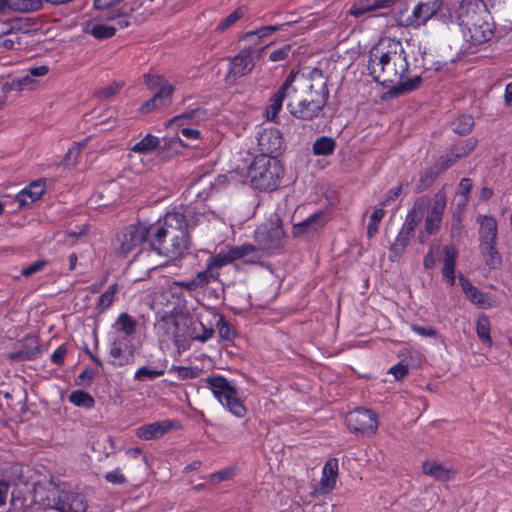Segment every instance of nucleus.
<instances>
[{
	"mask_svg": "<svg viewBox=\"0 0 512 512\" xmlns=\"http://www.w3.org/2000/svg\"><path fill=\"white\" fill-rule=\"evenodd\" d=\"M409 68L407 53L400 39L383 36L369 52L368 69L372 77L385 85H390L396 93L413 92L420 84V78L404 80Z\"/></svg>",
	"mask_w": 512,
	"mask_h": 512,
	"instance_id": "f257e3e1",
	"label": "nucleus"
},
{
	"mask_svg": "<svg viewBox=\"0 0 512 512\" xmlns=\"http://www.w3.org/2000/svg\"><path fill=\"white\" fill-rule=\"evenodd\" d=\"M186 215L172 211L166 213L163 219L151 224L150 246L157 254L175 260L183 257L190 245Z\"/></svg>",
	"mask_w": 512,
	"mask_h": 512,
	"instance_id": "f03ea898",
	"label": "nucleus"
},
{
	"mask_svg": "<svg viewBox=\"0 0 512 512\" xmlns=\"http://www.w3.org/2000/svg\"><path fill=\"white\" fill-rule=\"evenodd\" d=\"M446 208V194L443 190L438 191L433 199L428 197L418 198L408 213L406 218V225L408 226V232L406 236H403V232L399 234L395 243L392 246V251L395 253H401L408 242V235L410 231H413L415 227L422 221L425 214L424 228L418 235L420 243H426L430 235L436 234L442 223L443 214Z\"/></svg>",
	"mask_w": 512,
	"mask_h": 512,
	"instance_id": "7ed1b4c3",
	"label": "nucleus"
},
{
	"mask_svg": "<svg viewBox=\"0 0 512 512\" xmlns=\"http://www.w3.org/2000/svg\"><path fill=\"white\" fill-rule=\"evenodd\" d=\"M465 41L481 45L494 34V26L482 0H461L456 18Z\"/></svg>",
	"mask_w": 512,
	"mask_h": 512,
	"instance_id": "20e7f679",
	"label": "nucleus"
},
{
	"mask_svg": "<svg viewBox=\"0 0 512 512\" xmlns=\"http://www.w3.org/2000/svg\"><path fill=\"white\" fill-rule=\"evenodd\" d=\"M308 93H313L316 96H328L330 93L326 78L317 70L309 73L304 70L292 71L276 96Z\"/></svg>",
	"mask_w": 512,
	"mask_h": 512,
	"instance_id": "39448f33",
	"label": "nucleus"
},
{
	"mask_svg": "<svg viewBox=\"0 0 512 512\" xmlns=\"http://www.w3.org/2000/svg\"><path fill=\"white\" fill-rule=\"evenodd\" d=\"M282 173L280 161L268 155L255 157L248 169L251 185L260 191L274 190L278 186Z\"/></svg>",
	"mask_w": 512,
	"mask_h": 512,
	"instance_id": "423d86ee",
	"label": "nucleus"
},
{
	"mask_svg": "<svg viewBox=\"0 0 512 512\" xmlns=\"http://www.w3.org/2000/svg\"><path fill=\"white\" fill-rule=\"evenodd\" d=\"M217 401L237 418H243L247 409L241 398L240 391L223 376H211L205 379Z\"/></svg>",
	"mask_w": 512,
	"mask_h": 512,
	"instance_id": "0eeeda50",
	"label": "nucleus"
},
{
	"mask_svg": "<svg viewBox=\"0 0 512 512\" xmlns=\"http://www.w3.org/2000/svg\"><path fill=\"white\" fill-rule=\"evenodd\" d=\"M128 25L129 21L125 15L113 11L85 22L83 31L97 39H103L112 37L118 29H123Z\"/></svg>",
	"mask_w": 512,
	"mask_h": 512,
	"instance_id": "6e6552de",
	"label": "nucleus"
},
{
	"mask_svg": "<svg viewBox=\"0 0 512 512\" xmlns=\"http://www.w3.org/2000/svg\"><path fill=\"white\" fill-rule=\"evenodd\" d=\"M255 241L262 250L279 249L284 244L285 233L278 215H273L254 232Z\"/></svg>",
	"mask_w": 512,
	"mask_h": 512,
	"instance_id": "1a4fd4ad",
	"label": "nucleus"
},
{
	"mask_svg": "<svg viewBox=\"0 0 512 512\" xmlns=\"http://www.w3.org/2000/svg\"><path fill=\"white\" fill-rule=\"evenodd\" d=\"M151 238V225L137 223L124 228L117 236L115 249L118 254L127 256Z\"/></svg>",
	"mask_w": 512,
	"mask_h": 512,
	"instance_id": "9d476101",
	"label": "nucleus"
},
{
	"mask_svg": "<svg viewBox=\"0 0 512 512\" xmlns=\"http://www.w3.org/2000/svg\"><path fill=\"white\" fill-rule=\"evenodd\" d=\"M440 6V0H422L413 7L410 13L400 11L395 18L403 27L418 28L426 24L437 13Z\"/></svg>",
	"mask_w": 512,
	"mask_h": 512,
	"instance_id": "9b49d317",
	"label": "nucleus"
},
{
	"mask_svg": "<svg viewBox=\"0 0 512 512\" xmlns=\"http://www.w3.org/2000/svg\"><path fill=\"white\" fill-rule=\"evenodd\" d=\"M346 424L351 432L368 436L374 435L379 425L377 415L372 410L363 408L348 413Z\"/></svg>",
	"mask_w": 512,
	"mask_h": 512,
	"instance_id": "f8f14e48",
	"label": "nucleus"
},
{
	"mask_svg": "<svg viewBox=\"0 0 512 512\" xmlns=\"http://www.w3.org/2000/svg\"><path fill=\"white\" fill-rule=\"evenodd\" d=\"M50 494L53 496V501L51 502L48 498L46 505L60 512H85L88 508L87 501L82 494L71 492L59 493L56 489L51 490Z\"/></svg>",
	"mask_w": 512,
	"mask_h": 512,
	"instance_id": "ddd939ff",
	"label": "nucleus"
},
{
	"mask_svg": "<svg viewBox=\"0 0 512 512\" xmlns=\"http://www.w3.org/2000/svg\"><path fill=\"white\" fill-rule=\"evenodd\" d=\"M326 98H291L287 106L291 114L300 119H311L325 106Z\"/></svg>",
	"mask_w": 512,
	"mask_h": 512,
	"instance_id": "4468645a",
	"label": "nucleus"
},
{
	"mask_svg": "<svg viewBox=\"0 0 512 512\" xmlns=\"http://www.w3.org/2000/svg\"><path fill=\"white\" fill-rule=\"evenodd\" d=\"M254 67L253 53L250 50H244L236 55L229 64L226 75V83L232 85L236 80L248 74Z\"/></svg>",
	"mask_w": 512,
	"mask_h": 512,
	"instance_id": "2eb2a0df",
	"label": "nucleus"
},
{
	"mask_svg": "<svg viewBox=\"0 0 512 512\" xmlns=\"http://www.w3.org/2000/svg\"><path fill=\"white\" fill-rule=\"evenodd\" d=\"M459 156H457L454 149H452L447 154L441 156L437 159L433 166L429 167L422 175L421 182L424 186H429L434 182V180L449 169L452 165H454L458 160Z\"/></svg>",
	"mask_w": 512,
	"mask_h": 512,
	"instance_id": "dca6fc26",
	"label": "nucleus"
},
{
	"mask_svg": "<svg viewBox=\"0 0 512 512\" xmlns=\"http://www.w3.org/2000/svg\"><path fill=\"white\" fill-rule=\"evenodd\" d=\"M203 116H204V113L202 111L192 110L190 112H186L181 115L175 116L172 119H169L165 125H166V127H171L173 125L181 127L180 133L182 134V136L185 137L187 140L195 141V140H199L201 138L200 130H198L196 128H192V127H182L184 125L183 122L186 119L192 120L194 118H196L197 120H200L203 118Z\"/></svg>",
	"mask_w": 512,
	"mask_h": 512,
	"instance_id": "f3484780",
	"label": "nucleus"
},
{
	"mask_svg": "<svg viewBox=\"0 0 512 512\" xmlns=\"http://www.w3.org/2000/svg\"><path fill=\"white\" fill-rule=\"evenodd\" d=\"M459 282L466 297L478 307L483 309H489L492 307H496L498 305L494 299L490 298L488 294L480 291L478 288L472 285L470 281L467 280L466 278L461 276L459 278Z\"/></svg>",
	"mask_w": 512,
	"mask_h": 512,
	"instance_id": "a211bd4d",
	"label": "nucleus"
},
{
	"mask_svg": "<svg viewBox=\"0 0 512 512\" xmlns=\"http://www.w3.org/2000/svg\"><path fill=\"white\" fill-rule=\"evenodd\" d=\"M145 85L154 96H169L173 93H179L176 84L157 74H147L144 76Z\"/></svg>",
	"mask_w": 512,
	"mask_h": 512,
	"instance_id": "6ab92c4d",
	"label": "nucleus"
},
{
	"mask_svg": "<svg viewBox=\"0 0 512 512\" xmlns=\"http://www.w3.org/2000/svg\"><path fill=\"white\" fill-rule=\"evenodd\" d=\"M174 428L171 420H162L142 425L136 429V436L142 440H154L161 438L164 434Z\"/></svg>",
	"mask_w": 512,
	"mask_h": 512,
	"instance_id": "aec40b11",
	"label": "nucleus"
},
{
	"mask_svg": "<svg viewBox=\"0 0 512 512\" xmlns=\"http://www.w3.org/2000/svg\"><path fill=\"white\" fill-rule=\"evenodd\" d=\"M258 144L262 151L261 155L277 154L283 147V139L280 132L276 129L264 130L259 138Z\"/></svg>",
	"mask_w": 512,
	"mask_h": 512,
	"instance_id": "412c9836",
	"label": "nucleus"
},
{
	"mask_svg": "<svg viewBox=\"0 0 512 512\" xmlns=\"http://www.w3.org/2000/svg\"><path fill=\"white\" fill-rule=\"evenodd\" d=\"M422 471L425 475L437 481H449L454 478L456 470L436 460H427L422 464Z\"/></svg>",
	"mask_w": 512,
	"mask_h": 512,
	"instance_id": "4be33fe9",
	"label": "nucleus"
},
{
	"mask_svg": "<svg viewBox=\"0 0 512 512\" xmlns=\"http://www.w3.org/2000/svg\"><path fill=\"white\" fill-rule=\"evenodd\" d=\"M46 182L45 180H36L30 183L27 187L22 189L16 196V201L20 206H25L39 200L45 193Z\"/></svg>",
	"mask_w": 512,
	"mask_h": 512,
	"instance_id": "5701e85b",
	"label": "nucleus"
},
{
	"mask_svg": "<svg viewBox=\"0 0 512 512\" xmlns=\"http://www.w3.org/2000/svg\"><path fill=\"white\" fill-rule=\"evenodd\" d=\"M458 257V251L453 246H446L444 248V260L442 267V276L445 281L450 285L455 283V265Z\"/></svg>",
	"mask_w": 512,
	"mask_h": 512,
	"instance_id": "b1692460",
	"label": "nucleus"
},
{
	"mask_svg": "<svg viewBox=\"0 0 512 512\" xmlns=\"http://www.w3.org/2000/svg\"><path fill=\"white\" fill-rule=\"evenodd\" d=\"M338 476V461L336 459H329L326 461L320 481L321 490L329 492L334 489Z\"/></svg>",
	"mask_w": 512,
	"mask_h": 512,
	"instance_id": "393cba45",
	"label": "nucleus"
},
{
	"mask_svg": "<svg viewBox=\"0 0 512 512\" xmlns=\"http://www.w3.org/2000/svg\"><path fill=\"white\" fill-rule=\"evenodd\" d=\"M478 223L480 224L479 236H480V244L486 242H496L497 236V222L493 217L490 216H479L477 218Z\"/></svg>",
	"mask_w": 512,
	"mask_h": 512,
	"instance_id": "a878e982",
	"label": "nucleus"
},
{
	"mask_svg": "<svg viewBox=\"0 0 512 512\" xmlns=\"http://www.w3.org/2000/svg\"><path fill=\"white\" fill-rule=\"evenodd\" d=\"M324 224L323 214L322 213H314L310 215L307 219L302 221L301 223L295 224L293 226V233L296 236L305 234L309 231H315L317 228L321 227Z\"/></svg>",
	"mask_w": 512,
	"mask_h": 512,
	"instance_id": "bb28decb",
	"label": "nucleus"
},
{
	"mask_svg": "<svg viewBox=\"0 0 512 512\" xmlns=\"http://www.w3.org/2000/svg\"><path fill=\"white\" fill-rule=\"evenodd\" d=\"M27 348L10 353L9 358L13 361H25L34 359L39 354V345L34 337H27L25 339Z\"/></svg>",
	"mask_w": 512,
	"mask_h": 512,
	"instance_id": "cd10ccee",
	"label": "nucleus"
},
{
	"mask_svg": "<svg viewBox=\"0 0 512 512\" xmlns=\"http://www.w3.org/2000/svg\"><path fill=\"white\" fill-rule=\"evenodd\" d=\"M128 345L121 339H116L110 348V355L113 363L119 366L125 365L130 361L131 353L127 352Z\"/></svg>",
	"mask_w": 512,
	"mask_h": 512,
	"instance_id": "c85d7f7f",
	"label": "nucleus"
},
{
	"mask_svg": "<svg viewBox=\"0 0 512 512\" xmlns=\"http://www.w3.org/2000/svg\"><path fill=\"white\" fill-rule=\"evenodd\" d=\"M495 243L496 242H486L480 244V250L482 256L484 257L485 263L493 269L498 268L502 262V258L495 248Z\"/></svg>",
	"mask_w": 512,
	"mask_h": 512,
	"instance_id": "c756f323",
	"label": "nucleus"
},
{
	"mask_svg": "<svg viewBox=\"0 0 512 512\" xmlns=\"http://www.w3.org/2000/svg\"><path fill=\"white\" fill-rule=\"evenodd\" d=\"M113 327L117 332L125 336H132L136 332L137 321L129 314L121 313Z\"/></svg>",
	"mask_w": 512,
	"mask_h": 512,
	"instance_id": "7c9ffc66",
	"label": "nucleus"
},
{
	"mask_svg": "<svg viewBox=\"0 0 512 512\" xmlns=\"http://www.w3.org/2000/svg\"><path fill=\"white\" fill-rule=\"evenodd\" d=\"M160 145V139L152 134H147L139 142L131 147V151L138 154H149Z\"/></svg>",
	"mask_w": 512,
	"mask_h": 512,
	"instance_id": "2f4dec72",
	"label": "nucleus"
},
{
	"mask_svg": "<svg viewBox=\"0 0 512 512\" xmlns=\"http://www.w3.org/2000/svg\"><path fill=\"white\" fill-rule=\"evenodd\" d=\"M336 148V142L327 136L318 138L312 147L313 153L316 156H327L331 155Z\"/></svg>",
	"mask_w": 512,
	"mask_h": 512,
	"instance_id": "473e14b6",
	"label": "nucleus"
},
{
	"mask_svg": "<svg viewBox=\"0 0 512 512\" xmlns=\"http://www.w3.org/2000/svg\"><path fill=\"white\" fill-rule=\"evenodd\" d=\"M188 145L184 143L183 140L176 137L169 141H167L160 150V157L162 159H166L168 157H171L172 155L180 153L184 148H186Z\"/></svg>",
	"mask_w": 512,
	"mask_h": 512,
	"instance_id": "72a5a7b5",
	"label": "nucleus"
},
{
	"mask_svg": "<svg viewBox=\"0 0 512 512\" xmlns=\"http://www.w3.org/2000/svg\"><path fill=\"white\" fill-rule=\"evenodd\" d=\"M476 333L478 337L488 345L492 344L490 336V321L485 314H480L476 323Z\"/></svg>",
	"mask_w": 512,
	"mask_h": 512,
	"instance_id": "f704fd0d",
	"label": "nucleus"
},
{
	"mask_svg": "<svg viewBox=\"0 0 512 512\" xmlns=\"http://www.w3.org/2000/svg\"><path fill=\"white\" fill-rule=\"evenodd\" d=\"M233 261H235V259L231 252V249L229 248V250L221 251L217 255L211 257L208 260L207 265L209 269H212V271H214L215 268L224 267L232 263Z\"/></svg>",
	"mask_w": 512,
	"mask_h": 512,
	"instance_id": "c9c22d12",
	"label": "nucleus"
},
{
	"mask_svg": "<svg viewBox=\"0 0 512 512\" xmlns=\"http://www.w3.org/2000/svg\"><path fill=\"white\" fill-rule=\"evenodd\" d=\"M69 401L78 407L92 408L95 404L90 394L83 390L73 391L69 396Z\"/></svg>",
	"mask_w": 512,
	"mask_h": 512,
	"instance_id": "e433bc0d",
	"label": "nucleus"
},
{
	"mask_svg": "<svg viewBox=\"0 0 512 512\" xmlns=\"http://www.w3.org/2000/svg\"><path fill=\"white\" fill-rule=\"evenodd\" d=\"M118 292V285L113 284L111 285L98 299L96 308L99 310V312H104L106 309H108L112 303L114 302L115 295Z\"/></svg>",
	"mask_w": 512,
	"mask_h": 512,
	"instance_id": "4c0bfd02",
	"label": "nucleus"
},
{
	"mask_svg": "<svg viewBox=\"0 0 512 512\" xmlns=\"http://www.w3.org/2000/svg\"><path fill=\"white\" fill-rule=\"evenodd\" d=\"M48 68L46 66H38L29 69V72L22 76L18 77L15 81L17 82V85L20 87V90H22L23 86H26L32 82L31 77H40L47 74Z\"/></svg>",
	"mask_w": 512,
	"mask_h": 512,
	"instance_id": "58836bf2",
	"label": "nucleus"
},
{
	"mask_svg": "<svg viewBox=\"0 0 512 512\" xmlns=\"http://www.w3.org/2000/svg\"><path fill=\"white\" fill-rule=\"evenodd\" d=\"M245 11L243 8H238L232 13H230L227 17L221 20L217 25V30L223 32L234 25L243 15Z\"/></svg>",
	"mask_w": 512,
	"mask_h": 512,
	"instance_id": "ea45409f",
	"label": "nucleus"
},
{
	"mask_svg": "<svg viewBox=\"0 0 512 512\" xmlns=\"http://www.w3.org/2000/svg\"><path fill=\"white\" fill-rule=\"evenodd\" d=\"M384 215L385 212L381 208L375 209L374 212L371 214L367 227V233L370 238L374 237L377 234L379 223L383 219Z\"/></svg>",
	"mask_w": 512,
	"mask_h": 512,
	"instance_id": "a19ab883",
	"label": "nucleus"
},
{
	"mask_svg": "<svg viewBox=\"0 0 512 512\" xmlns=\"http://www.w3.org/2000/svg\"><path fill=\"white\" fill-rule=\"evenodd\" d=\"M473 125V118L469 115H463L455 122L454 131L459 135H465L472 130Z\"/></svg>",
	"mask_w": 512,
	"mask_h": 512,
	"instance_id": "79ce46f5",
	"label": "nucleus"
},
{
	"mask_svg": "<svg viewBox=\"0 0 512 512\" xmlns=\"http://www.w3.org/2000/svg\"><path fill=\"white\" fill-rule=\"evenodd\" d=\"M375 11L372 0H364L355 3L349 10V14L354 17H360L365 13Z\"/></svg>",
	"mask_w": 512,
	"mask_h": 512,
	"instance_id": "37998d69",
	"label": "nucleus"
},
{
	"mask_svg": "<svg viewBox=\"0 0 512 512\" xmlns=\"http://www.w3.org/2000/svg\"><path fill=\"white\" fill-rule=\"evenodd\" d=\"M163 374L164 370H157L147 366H142L135 372L134 378L139 381H144L162 376Z\"/></svg>",
	"mask_w": 512,
	"mask_h": 512,
	"instance_id": "c03bdc74",
	"label": "nucleus"
},
{
	"mask_svg": "<svg viewBox=\"0 0 512 512\" xmlns=\"http://www.w3.org/2000/svg\"><path fill=\"white\" fill-rule=\"evenodd\" d=\"M218 273L215 271H212V269L208 268V265H206V270L198 272L196 276L194 277V280L198 287H203L211 282V280H215L218 277Z\"/></svg>",
	"mask_w": 512,
	"mask_h": 512,
	"instance_id": "a18cd8bd",
	"label": "nucleus"
},
{
	"mask_svg": "<svg viewBox=\"0 0 512 512\" xmlns=\"http://www.w3.org/2000/svg\"><path fill=\"white\" fill-rule=\"evenodd\" d=\"M217 329L219 336L223 340H233L236 335L235 330L229 325V323L223 317L219 318L217 323Z\"/></svg>",
	"mask_w": 512,
	"mask_h": 512,
	"instance_id": "49530a36",
	"label": "nucleus"
},
{
	"mask_svg": "<svg viewBox=\"0 0 512 512\" xmlns=\"http://www.w3.org/2000/svg\"><path fill=\"white\" fill-rule=\"evenodd\" d=\"M477 139L475 138H469L467 140H465L463 143L457 145L454 149V151L456 152L457 156H459V158H463L465 156H467L470 152H472L475 147L477 146Z\"/></svg>",
	"mask_w": 512,
	"mask_h": 512,
	"instance_id": "de8ad7c7",
	"label": "nucleus"
},
{
	"mask_svg": "<svg viewBox=\"0 0 512 512\" xmlns=\"http://www.w3.org/2000/svg\"><path fill=\"white\" fill-rule=\"evenodd\" d=\"M170 374H175L179 379H191L197 376L196 371L191 367L172 366L169 369Z\"/></svg>",
	"mask_w": 512,
	"mask_h": 512,
	"instance_id": "09e8293b",
	"label": "nucleus"
},
{
	"mask_svg": "<svg viewBox=\"0 0 512 512\" xmlns=\"http://www.w3.org/2000/svg\"><path fill=\"white\" fill-rule=\"evenodd\" d=\"M472 189V183L471 180L468 178H463L459 185H458V194L462 198V200L459 202V205L465 206L468 201V194L470 193Z\"/></svg>",
	"mask_w": 512,
	"mask_h": 512,
	"instance_id": "8fccbe9b",
	"label": "nucleus"
},
{
	"mask_svg": "<svg viewBox=\"0 0 512 512\" xmlns=\"http://www.w3.org/2000/svg\"><path fill=\"white\" fill-rule=\"evenodd\" d=\"M291 46L289 44H285L282 47H279L273 50L269 55V60L272 62L283 61L290 54Z\"/></svg>",
	"mask_w": 512,
	"mask_h": 512,
	"instance_id": "3c124183",
	"label": "nucleus"
},
{
	"mask_svg": "<svg viewBox=\"0 0 512 512\" xmlns=\"http://www.w3.org/2000/svg\"><path fill=\"white\" fill-rule=\"evenodd\" d=\"M105 479H106L107 482H109L111 484H118L119 485V484H124L126 482V477L122 473L120 468H116V469L108 472L105 475Z\"/></svg>",
	"mask_w": 512,
	"mask_h": 512,
	"instance_id": "603ef678",
	"label": "nucleus"
},
{
	"mask_svg": "<svg viewBox=\"0 0 512 512\" xmlns=\"http://www.w3.org/2000/svg\"><path fill=\"white\" fill-rule=\"evenodd\" d=\"M231 252L235 260L240 259L244 256L249 255L250 253L255 251V247L250 244H244L241 246L231 247Z\"/></svg>",
	"mask_w": 512,
	"mask_h": 512,
	"instance_id": "864d4df0",
	"label": "nucleus"
},
{
	"mask_svg": "<svg viewBox=\"0 0 512 512\" xmlns=\"http://www.w3.org/2000/svg\"><path fill=\"white\" fill-rule=\"evenodd\" d=\"M234 475L233 468H226L210 475V481L214 484L230 479Z\"/></svg>",
	"mask_w": 512,
	"mask_h": 512,
	"instance_id": "5fc2aeb1",
	"label": "nucleus"
},
{
	"mask_svg": "<svg viewBox=\"0 0 512 512\" xmlns=\"http://www.w3.org/2000/svg\"><path fill=\"white\" fill-rule=\"evenodd\" d=\"M48 264L47 261L45 260H38L32 264H30L29 266L25 267L23 270H22V275L28 277V276H31L33 275L34 273H37L41 270L44 269V267Z\"/></svg>",
	"mask_w": 512,
	"mask_h": 512,
	"instance_id": "6e6d98bb",
	"label": "nucleus"
},
{
	"mask_svg": "<svg viewBox=\"0 0 512 512\" xmlns=\"http://www.w3.org/2000/svg\"><path fill=\"white\" fill-rule=\"evenodd\" d=\"M282 108V98H275L274 102L270 105V107L266 111L267 119L274 120L278 114V112Z\"/></svg>",
	"mask_w": 512,
	"mask_h": 512,
	"instance_id": "4d7b16f0",
	"label": "nucleus"
},
{
	"mask_svg": "<svg viewBox=\"0 0 512 512\" xmlns=\"http://www.w3.org/2000/svg\"><path fill=\"white\" fill-rule=\"evenodd\" d=\"M411 330L423 337H436L437 331L432 327H421L417 324L411 325Z\"/></svg>",
	"mask_w": 512,
	"mask_h": 512,
	"instance_id": "13d9d810",
	"label": "nucleus"
},
{
	"mask_svg": "<svg viewBox=\"0 0 512 512\" xmlns=\"http://www.w3.org/2000/svg\"><path fill=\"white\" fill-rule=\"evenodd\" d=\"M94 378L95 372L91 369H85L79 374L77 383L80 385H90Z\"/></svg>",
	"mask_w": 512,
	"mask_h": 512,
	"instance_id": "bf43d9fd",
	"label": "nucleus"
},
{
	"mask_svg": "<svg viewBox=\"0 0 512 512\" xmlns=\"http://www.w3.org/2000/svg\"><path fill=\"white\" fill-rule=\"evenodd\" d=\"M277 30H278L277 26H264V27L257 29L254 32L247 33L246 37L256 35L259 38H262V37L269 36L270 34H272L273 32H275Z\"/></svg>",
	"mask_w": 512,
	"mask_h": 512,
	"instance_id": "052dcab7",
	"label": "nucleus"
},
{
	"mask_svg": "<svg viewBox=\"0 0 512 512\" xmlns=\"http://www.w3.org/2000/svg\"><path fill=\"white\" fill-rule=\"evenodd\" d=\"M66 354L67 348L64 345H61L53 352L51 359L55 364L61 365L64 362Z\"/></svg>",
	"mask_w": 512,
	"mask_h": 512,
	"instance_id": "680f3d73",
	"label": "nucleus"
},
{
	"mask_svg": "<svg viewBox=\"0 0 512 512\" xmlns=\"http://www.w3.org/2000/svg\"><path fill=\"white\" fill-rule=\"evenodd\" d=\"M200 326L203 330V333L193 336V339L203 343L212 338L214 334V329L212 327H206L202 323H200Z\"/></svg>",
	"mask_w": 512,
	"mask_h": 512,
	"instance_id": "e2e57ef3",
	"label": "nucleus"
},
{
	"mask_svg": "<svg viewBox=\"0 0 512 512\" xmlns=\"http://www.w3.org/2000/svg\"><path fill=\"white\" fill-rule=\"evenodd\" d=\"M391 373L396 379H402L408 374V367L403 364H398L390 368Z\"/></svg>",
	"mask_w": 512,
	"mask_h": 512,
	"instance_id": "0e129e2a",
	"label": "nucleus"
},
{
	"mask_svg": "<svg viewBox=\"0 0 512 512\" xmlns=\"http://www.w3.org/2000/svg\"><path fill=\"white\" fill-rule=\"evenodd\" d=\"M461 234V219L459 216H453L451 225V236L453 238L459 237Z\"/></svg>",
	"mask_w": 512,
	"mask_h": 512,
	"instance_id": "69168bd1",
	"label": "nucleus"
},
{
	"mask_svg": "<svg viewBox=\"0 0 512 512\" xmlns=\"http://www.w3.org/2000/svg\"><path fill=\"white\" fill-rule=\"evenodd\" d=\"M121 92H122V84L119 82H115L106 87V89L104 91V96H112L115 94H119Z\"/></svg>",
	"mask_w": 512,
	"mask_h": 512,
	"instance_id": "338daca9",
	"label": "nucleus"
},
{
	"mask_svg": "<svg viewBox=\"0 0 512 512\" xmlns=\"http://www.w3.org/2000/svg\"><path fill=\"white\" fill-rule=\"evenodd\" d=\"M400 190V187L389 190L388 193L386 194L385 199L382 202V205H387L390 202L394 201L399 196Z\"/></svg>",
	"mask_w": 512,
	"mask_h": 512,
	"instance_id": "774afa93",
	"label": "nucleus"
}]
</instances>
